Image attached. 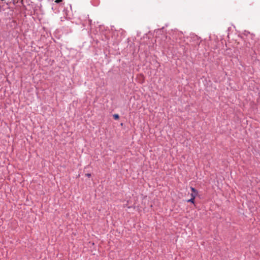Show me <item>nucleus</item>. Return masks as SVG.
I'll list each match as a JSON object with an SVG mask.
<instances>
[{
    "label": "nucleus",
    "instance_id": "6",
    "mask_svg": "<svg viewBox=\"0 0 260 260\" xmlns=\"http://www.w3.org/2000/svg\"><path fill=\"white\" fill-rule=\"evenodd\" d=\"M86 176H87L88 177H90L91 176V174H89V173H87V174H86L85 175Z\"/></svg>",
    "mask_w": 260,
    "mask_h": 260
},
{
    "label": "nucleus",
    "instance_id": "1",
    "mask_svg": "<svg viewBox=\"0 0 260 260\" xmlns=\"http://www.w3.org/2000/svg\"><path fill=\"white\" fill-rule=\"evenodd\" d=\"M113 118L115 120H118L119 118V116L117 114H115L113 115Z\"/></svg>",
    "mask_w": 260,
    "mask_h": 260
},
{
    "label": "nucleus",
    "instance_id": "4",
    "mask_svg": "<svg viewBox=\"0 0 260 260\" xmlns=\"http://www.w3.org/2000/svg\"><path fill=\"white\" fill-rule=\"evenodd\" d=\"M197 194L198 193H194L193 192H192L190 195H191V198H195L197 196Z\"/></svg>",
    "mask_w": 260,
    "mask_h": 260
},
{
    "label": "nucleus",
    "instance_id": "2",
    "mask_svg": "<svg viewBox=\"0 0 260 260\" xmlns=\"http://www.w3.org/2000/svg\"><path fill=\"white\" fill-rule=\"evenodd\" d=\"M195 198H191L190 199L187 201V202H191L192 203H194V200Z\"/></svg>",
    "mask_w": 260,
    "mask_h": 260
},
{
    "label": "nucleus",
    "instance_id": "3",
    "mask_svg": "<svg viewBox=\"0 0 260 260\" xmlns=\"http://www.w3.org/2000/svg\"><path fill=\"white\" fill-rule=\"evenodd\" d=\"M190 188H191V190L192 192H193L194 193H198V192H197V190L195 188H194L193 187H191Z\"/></svg>",
    "mask_w": 260,
    "mask_h": 260
},
{
    "label": "nucleus",
    "instance_id": "5",
    "mask_svg": "<svg viewBox=\"0 0 260 260\" xmlns=\"http://www.w3.org/2000/svg\"><path fill=\"white\" fill-rule=\"evenodd\" d=\"M62 2V0H55V2L56 3H59Z\"/></svg>",
    "mask_w": 260,
    "mask_h": 260
}]
</instances>
